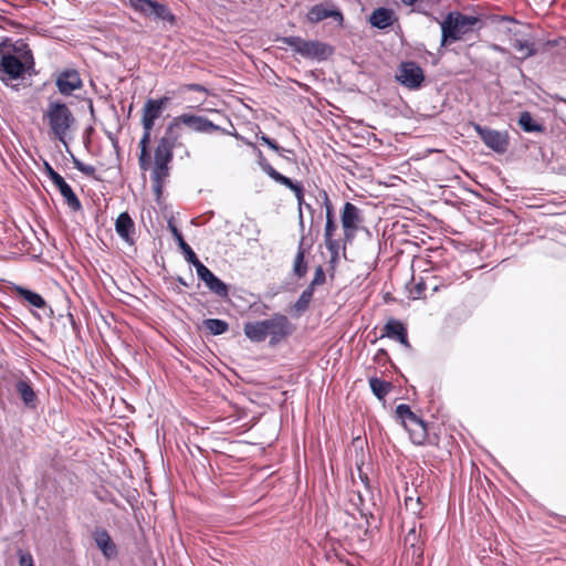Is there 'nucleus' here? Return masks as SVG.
<instances>
[{"label":"nucleus","instance_id":"obj_1","mask_svg":"<svg viewBox=\"0 0 566 566\" xmlns=\"http://www.w3.org/2000/svg\"><path fill=\"white\" fill-rule=\"evenodd\" d=\"M43 123L49 127V133L59 142L66 144L76 126V118L70 107L61 101H49L42 114Z\"/></svg>","mask_w":566,"mask_h":566},{"label":"nucleus","instance_id":"obj_2","mask_svg":"<svg viewBox=\"0 0 566 566\" xmlns=\"http://www.w3.org/2000/svg\"><path fill=\"white\" fill-rule=\"evenodd\" d=\"M441 25V46L460 41L465 34L472 32L481 20L474 15H467L458 11L449 12Z\"/></svg>","mask_w":566,"mask_h":566},{"label":"nucleus","instance_id":"obj_3","mask_svg":"<svg viewBox=\"0 0 566 566\" xmlns=\"http://www.w3.org/2000/svg\"><path fill=\"white\" fill-rule=\"evenodd\" d=\"M280 42L291 46L295 53L310 60L325 61L333 55L332 45L317 40H304L300 36H284Z\"/></svg>","mask_w":566,"mask_h":566},{"label":"nucleus","instance_id":"obj_4","mask_svg":"<svg viewBox=\"0 0 566 566\" xmlns=\"http://www.w3.org/2000/svg\"><path fill=\"white\" fill-rule=\"evenodd\" d=\"M124 3L144 18L167 22L170 25L177 22L169 7L156 0H125Z\"/></svg>","mask_w":566,"mask_h":566},{"label":"nucleus","instance_id":"obj_5","mask_svg":"<svg viewBox=\"0 0 566 566\" xmlns=\"http://www.w3.org/2000/svg\"><path fill=\"white\" fill-rule=\"evenodd\" d=\"M258 156V164L260 168L274 181L287 187L291 189L297 199L298 203V218H300V224L303 226V205L304 202V189L301 184L294 182L292 179L283 176L279 171H276L266 160V158L263 156L262 151L260 149L256 150Z\"/></svg>","mask_w":566,"mask_h":566},{"label":"nucleus","instance_id":"obj_6","mask_svg":"<svg viewBox=\"0 0 566 566\" xmlns=\"http://www.w3.org/2000/svg\"><path fill=\"white\" fill-rule=\"evenodd\" d=\"M408 525V532L403 538L406 555L410 556L411 560L418 564L421 562L423 555L424 524L422 522L412 521Z\"/></svg>","mask_w":566,"mask_h":566},{"label":"nucleus","instance_id":"obj_7","mask_svg":"<svg viewBox=\"0 0 566 566\" xmlns=\"http://www.w3.org/2000/svg\"><path fill=\"white\" fill-rule=\"evenodd\" d=\"M266 337L270 336V344L276 345L294 332V326L289 318L275 313L271 318L262 321Z\"/></svg>","mask_w":566,"mask_h":566},{"label":"nucleus","instance_id":"obj_8","mask_svg":"<svg viewBox=\"0 0 566 566\" xmlns=\"http://www.w3.org/2000/svg\"><path fill=\"white\" fill-rule=\"evenodd\" d=\"M473 128L486 147L497 154H504L510 145L507 132H500L490 127L473 124Z\"/></svg>","mask_w":566,"mask_h":566},{"label":"nucleus","instance_id":"obj_9","mask_svg":"<svg viewBox=\"0 0 566 566\" xmlns=\"http://www.w3.org/2000/svg\"><path fill=\"white\" fill-rule=\"evenodd\" d=\"M396 80L408 90H419L424 82V74L416 62L408 61L400 63Z\"/></svg>","mask_w":566,"mask_h":566},{"label":"nucleus","instance_id":"obj_10","mask_svg":"<svg viewBox=\"0 0 566 566\" xmlns=\"http://www.w3.org/2000/svg\"><path fill=\"white\" fill-rule=\"evenodd\" d=\"M174 118L180 128L184 125L196 133H201V134H211L214 132H221L223 134L227 133L226 129L221 128L219 125H216L214 123H212L210 119H208L205 116L184 113Z\"/></svg>","mask_w":566,"mask_h":566},{"label":"nucleus","instance_id":"obj_11","mask_svg":"<svg viewBox=\"0 0 566 566\" xmlns=\"http://www.w3.org/2000/svg\"><path fill=\"white\" fill-rule=\"evenodd\" d=\"M44 172L60 190V193L65 199V202L69 206V208L73 211H78L82 208L80 199L77 198L71 186L64 180V178L61 175H59L52 168V166L48 161H44Z\"/></svg>","mask_w":566,"mask_h":566},{"label":"nucleus","instance_id":"obj_12","mask_svg":"<svg viewBox=\"0 0 566 566\" xmlns=\"http://www.w3.org/2000/svg\"><path fill=\"white\" fill-rule=\"evenodd\" d=\"M342 227L345 242H352L356 235L359 224L363 222V216L359 208L352 202H346L342 210Z\"/></svg>","mask_w":566,"mask_h":566},{"label":"nucleus","instance_id":"obj_13","mask_svg":"<svg viewBox=\"0 0 566 566\" xmlns=\"http://www.w3.org/2000/svg\"><path fill=\"white\" fill-rule=\"evenodd\" d=\"M54 76L57 92L61 95L70 96L74 91L83 87L81 75L75 69H65L56 72Z\"/></svg>","mask_w":566,"mask_h":566},{"label":"nucleus","instance_id":"obj_14","mask_svg":"<svg viewBox=\"0 0 566 566\" xmlns=\"http://www.w3.org/2000/svg\"><path fill=\"white\" fill-rule=\"evenodd\" d=\"M198 277L209 291L219 297L226 298L229 294L228 285L216 276L200 260L193 264Z\"/></svg>","mask_w":566,"mask_h":566},{"label":"nucleus","instance_id":"obj_15","mask_svg":"<svg viewBox=\"0 0 566 566\" xmlns=\"http://www.w3.org/2000/svg\"><path fill=\"white\" fill-rule=\"evenodd\" d=\"M168 103L169 97L166 96L158 99L149 98L146 101L142 115V125L144 130H153L155 120L161 116Z\"/></svg>","mask_w":566,"mask_h":566},{"label":"nucleus","instance_id":"obj_16","mask_svg":"<svg viewBox=\"0 0 566 566\" xmlns=\"http://www.w3.org/2000/svg\"><path fill=\"white\" fill-rule=\"evenodd\" d=\"M13 389L21 398L23 405L29 409H35L39 402L31 380L23 375H14Z\"/></svg>","mask_w":566,"mask_h":566},{"label":"nucleus","instance_id":"obj_17","mask_svg":"<svg viewBox=\"0 0 566 566\" xmlns=\"http://www.w3.org/2000/svg\"><path fill=\"white\" fill-rule=\"evenodd\" d=\"M1 70L6 73L11 80H17L22 76L24 71L33 65L25 63L23 60H20L14 54L8 52H1Z\"/></svg>","mask_w":566,"mask_h":566},{"label":"nucleus","instance_id":"obj_18","mask_svg":"<svg viewBox=\"0 0 566 566\" xmlns=\"http://www.w3.org/2000/svg\"><path fill=\"white\" fill-rule=\"evenodd\" d=\"M306 17L311 23H318L327 18H333L339 23L344 20L343 13L332 3H318L313 6Z\"/></svg>","mask_w":566,"mask_h":566},{"label":"nucleus","instance_id":"obj_19","mask_svg":"<svg viewBox=\"0 0 566 566\" xmlns=\"http://www.w3.org/2000/svg\"><path fill=\"white\" fill-rule=\"evenodd\" d=\"M0 51H9V53L14 54L20 60H23L25 63L34 65L32 51L29 49L28 44L23 40H19L12 43L10 39H4L0 43Z\"/></svg>","mask_w":566,"mask_h":566},{"label":"nucleus","instance_id":"obj_20","mask_svg":"<svg viewBox=\"0 0 566 566\" xmlns=\"http://www.w3.org/2000/svg\"><path fill=\"white\" fill-rule=\"evenodd\" d=\"M116 233L128 244L135 243V222L128 212H122L115 221Z\"/></svg>","mask_w":566,"mask_h":566},{"label":"nucleus","instance_id":"obj_21","mask_svg":"<svg viewBox=\"0 0 566 566\" xmlns=\"http://www.w3.org/2000/svg\"><path fill=\"white\" fill-rule=\"evenodd\" d=\"M381 337H389L406 347H410L407 328L400 321L389 319L382 328Z\"/></svg>","mask_w":566,"mask_h":566},{"label":"nucleus","instance_id":"obj_22","mask_svg":"<svg viewBox=\"0 0 566 566\" xmlns=\"http://www.w3.org/2000/svg\"><path fill=\"white\" fill-rule=\"evenodd\" d=\"M93 537L105 558L112 559L117 556V547L106 530L96 528Z\"/></svg>","mask_w":566,"mask_h":566},{"label":"nucleus","instance_id":"obj_23","mask_svg":"<svg viewBox=\"0 0 566 566\" xmlns=\"http://www.w3.org/2000/svg\"><path fill=\"white\" fill-rule=\"evenodd\" d=\"M180 138L181 128L178 126L175 118H172V120L165 128L164 135L161 136L157 145L174 151L175 147L181 145Z\"/></svg>","mask_w":566,"mask_h":566},{"label":"nucleus","instance_id":"obj_24","mask_svg":"<svg viewBox=\"0 0 566 566\" xmlns=\"http://www.w3.org/2000/svg\"><path fill=\"white\" fill-rule=\"evenodd\" d=\"M396 20L395 12L388 8H377L369 17V23L381 30L391 27Z\"/></svg>","mask_w":566,"mask_h":566},{"label":"nucleus","instance_id":"obj_25","mask_svg":"<svg viewBox=\"0 0 566 566\" xmlns=\"http://www.w3.org/2000/svg\"><path fill=\"white\" fill-rule=\"evenodd\" d=\"M422 510L423 504L421 502L420 497L413 499L411 496H407L405 499V513L406 516L403 517V525H408L412 521L416 522H422Z\"/></svg>","mask_w":566,"mask_h":566},{"label":"nucleus","instance_id":"obj_26","mask_svg":"<svg viewBox=\"0 0 566 566\" xmlns=\"http://www.w3.org/2000/svg\"><path fill=\"white\" fill-rule=\"evenodd\" d=\"M337 229L334 218L326 219V226L324 231V240L326 249L331 252L332 261H336L339 255L340 244L339 241L333 239L334 232Z\"/></svg>","mask_w":566,"mask_h":566},{"label":"nucleus","instance_id":"obj_27","mask_svg":"<svg viewBox=\"0 0 566 566\" xmlns=\"http://www.w3.org/2000/svg\"><path fill=\"white\" fill-rule=\"evenodd\" d=\"M517 124L525 133H544L545 126L537 122L530 112H522Z\"/></svg>","mask_w":566,"mask_h":566},{"label":"nucleus","instance_id":"obj_28","mask_svg":"<svg viewBox=\"0 0 566 566\" xmlns=\"http://www.w3.org/2000/svg\"><path fill=\"white\" fill-rule=\"evenodd\" d=\"M406 429L409 431L410 439L415 444H423L427 440V424L419 418L417 421L407 426Z\"/></svg>","mask_w":566,"mask_h":566},{"label":"nucleus","instance_id":"obj_29","mask_svg":"<svg viewBox=\"0 0 566 566\" xmlns=\"http://www.w3.org/2000/svg\"><path fill=\"white\" fill-rule=\"evenodd\" d=\"M245 336L254 343H261L265 340L266 334L262 321L248 322L243 327Z\"/></svg>","mask_w":566,"mask_h":566},{"label":"nucleus","instance_id":"obj_30","mask_svg":"<svg viewBox=\"0 0 566 566\" xmlns=\"http://www.w3.org/2000/svg\"><path fill=\"white\" fill-rule=\"evenodd\" d=\"M171 232L174 234V238L176 239L179 248L181 249L185 259L190 264H195L197 261H199L197 254L193 252L191 247L184 240L182 233L177 229V227L169 224Z\"/></svg>","mask_w":566,"mask_h":566},{"label":"nucleus","instance_id":"obj_31","mask_svg":"<svg viewBox=\"0 0 566 566\" xmlns=\"http://www.w3.org/2000/svg\"><path fill=\"white\" fill-rule=\"evenodd\" d=\"M314 291L311 287H306L297 298V301L294 303L292 310L295 313L296 316H301L304 314L313 300Z\"/></svg>","mask_w":566,"mask_h":566},{"label":"nucleus","instance_id":"obj_32","mask_svg":"<svg viewBox=\"0 0 566 566\" xmlns=\"http://www.w3.org/2000/svg\"><path fill=\"white\" fill-rule=\"evenodd\" d=\"M202 328L209 332V334L217 336L228 332L229 324L219 318H207L202 321Z\"/></svg>","mask_w":566,"mask_h":566},{"label":"nucleus","instance_id":"obj_33","mask_svg":"<svg viewBox=\"0 0 566 566\" xmlns=\"http://www.w3.org/2000/svg\"><path fill=\"white\" fill-rule=\"evenodd\" d=\"M306 272L307 263L305 262V250L303 249V241H301L293 262V273L297 279H302L305 276Z\"/></svg>","mask_w":566,"mask_h":566},{"label":"nucleus","instance_id":"obj_34","mask_svg":"<svg viewBox=\"0 0 566 566\" xmlns=\"http://www.w3.org/2000/svg\"><path fill=\"white\" fill-rule=\"evenodd\" d=\"M369 386L373 394L380 400L384 399L391 389V384L389 381L381 380L377 377H371L369 379Z\"/></svg>","mask_w":566,"mask_h":566},{"label":"nucleus","instance_id":"obj_35","mask_svg":"<svg viewBox=\"0 0 566 566\" xmlns=\"http://www.w3.org/2000/svg\"><path fill=\"white\" fill-rule=\"evenodd\" d=\"M512 45L516 51L523 53L522 59L534 56L537 53L535 43L530 40L514 39Z\"/></svg>","mask_w":566,"mask_h":566},{"label":"nucleus","instance_id":"obj_36","mask_svg":"<svg viewBox=\"0 0 566 566\" xmlns=\"http://www.w3.org/2000/svg\"><path fill=\"white\" fill-rule=\"evenodd\" d=\"M17 292L20 296H22L27 302H29L31 305L38 307V308H44L46 306V303L44 301V298L35 293V292H32L28 289H24V287H18L17 289Z\"/></svg>","mask_w":566,"mask_h":566},{"label":"nucleus","instance_id":"obj_37","mask_svg":"<svg viewBox=\"0 0 566 566\" xmlns=\"http://www.w3.org/2000/svg\"><path fill=\"white\" fill-rule=\"evenodd\" d=\"M396 415L402 421L405 428L419 419L406 403H400L396 407Z\"/></svg>","mask_w":566,"mask_h":566},{"label":"nucleus","instance_id":"obj_38","mask_svg":"<svg viewBox=\"0 0 566 566\" xmlns=\"http://www.w3.org/2000/svg\"><path fill=\"white\" fill-rule=\"evenodd\" d=\"M169 175V164L155 163L151 172V179L156 182L157 189L161 187V182Z\"/></svg>","mask_w":566,"mask_h":566},{"label":"nucleus","instance_id":"obj_39","mask_svg":"<svg viewBox=\"0 0 566 566\" xmlns=\"http://www.w3.org/2000/svg\"><path fill=\"white\" fill-rule=\"evenodd\" d=\"M172 158H174V151L163 148L157 145V147L155 149V155H154L155 163L170 164L172 161Z\"/></svg>","mask_w":566,"mask_h":566},{"label":"nucleus","instance_id":"obj_40","mask_svg":"<svg viewBox=\"0 0 566 566\" xmlns=\"http://www.w3.org/2000/svg\"><path fill=\"white\" fill-rule=\"evenodd\" d=\"M72 161H73L74 167L78 171H81L82 174H84L87 177L96 178V176H95V172H96L95 167H93L91 165L84 164L83 161H81L78 158H76L74 156H72Z\"/></svg>","mask_w":566,"mask_h":566},{"label":"nucleus","instance_id":"obj_41","mask_svg":"<svg viewBox=\"0 0 566 566\" xmlns=\"http://www.w3.org/2000/svg\"><path fill=\"white\" fill-rule=\"evenodd\" d=\"M325 280H326V275H325L324 269L322 265H318L315 269L314 277L307 287H311L314 291V289L316 286L324 284Z\"/></svg>","mask_w":566,"mask_h":566},{"label":"nucleus","instance_id":"obj_42","mask_svg":"<svg viewBox=\"0 0 566 566\" xmlns=\"http://www.w3.org/2000/svg\"><path fill=\"white\" fill-rule=\"evenodd\" d=\"M319 198L323 200V205L326 210V219L334 218V208L329 200V197L325 190H321L318 193Z\"/></svg>","mask_w":566,"mask_h":566},{"label":"nucleus","instance_id":"obj_43","mask_svg":"<svg viewBox=\"0 0 566 566\" xmlns=\"http://www.w3.org/2000/svg\"><path fill=\"white\" fill-rule=\"evenodd\" d=\"M19 555V566H34L33 557L30 553H25L23 551L18 552Z\"/></svg>","mask_w":566,"mask_h":566},{"label":"nucleus","instance_id":"obj_44","mask_svg":"<svg viewBox=\"0 0 566 566\" xmlns=\"http://www.w3.org/2000/svg\"><path fill=\"white\" fill-rule=\"evenodd\" d=\"M150 134H151V130H144L142 139L139 142L140 151H143V155H146V151H148L147 146L150 140Z\"/></svg>","mask_w":566,"mask_h":566},{"label":"nucleus","instance_id":"obj_45","mask_svg":"<svg viewBox=\"0 0 566 566\" xmlns=\"http://www.w3.org/2000/svg\"><path fill=\"white\" fill-rule=\"evenodd\" d=\"M272 150L279 154V156L286 158L283 153H292V150L284 149L283 147L279 146L277 143L274 139H270V142L266 144Z\"/></svg>","mask_w":566,"mask_h":566},{"label":"nucleus","instance_id":"obj_46","mask_svg":"<svg viewBox=\"0 0 566 566\" xmlns=\"http://www.w3.org/2000/svg\"><path fill=\"white\" fill-rule=\"evenodd\" d=\"M182 88L186 91H193V92H207V88L203 85L197 84V83L186 84L182 86Z\"/></svg>","mask_w":566,"mask_h":566},{"label":"nucleus","instance_id":"obj_47","mask_svg":"<svg viewBox=\"0 0 566 566\" xmlns=\"http://www.w3.org/2000/svg\"><path fill=\"white\" fill-rule=\"evenodd\" d=\"M139 166L142 169L146 170L149 166V155L148 151H146V155H143V151H140L139 155Z\"/></svg>","mask_w":566,"mask_h":566},{"label":"nucleus","instance_id":"obj_48","mask_svg":"<svg viewBox=\"0 0 566 566\" xmlns=\"http://www.w3.org/2000/svg\"><path fill=\"white\" fill-rule=\"evenodd\" d=\"M258 138L264 143L265 145L270 142V137H268L266 135L262 134L261 136H258Z\"/></svg>","mask_w":566,"mask_h":566},{"label":"nucleus","instance_id":"obj_49","mask_svg":"<svg viewBox=\"0 0 566 566\" xmlns=\"http://www.w3.org/2000/svg\"><path fill=\"white\" fill-rule=\"evenodd\" d=\"M416 289H417V294L418 296L421 294L422 290L424 289V284L423 283H419L416 285Z\"/></svg>","mask_w":566,"mask_h":566},{"label":"nucleus","instance_id":"obj_50","mask_svg":"<svg viewBox=\"0 0 566 566\" xmlns=\"http://www.w3.org/2000/svg\"><path fill=\"white\" fill-rule=\"evenodd\" d=\"M406 6H413L418 0H400Z\"/></svg>","mask_w":566,"mask_h":566},{"label":"nucleus","instance_id":"obj_51","mask_svg":"<svg viewBox=\"0 0 566 566\" xmlns=\"http://www.w3.org/2000/svg\"><path fill=\"white\" fill-rule=\"evenodd\" d=\"M303 209H306L310 213H313V211H314L312 206L310 203H306V202H305V205H303Z\"/></svg>","mask_w":566,"mask_h":566},{"label":"nucleus","instance_id":"obj_52","mask_svg":"<svg viewBox=\"0 0 566 566\" xmlns=\"http://www.w3.org/2000/svg\"><path fill=\"white\" fill-rule=\"evenodd\" d=\"M503 20L510 21V22H516L514 18L511 17H503Z\"/></svg>","mask_w":566,"mask_h":566}]
</instances>
